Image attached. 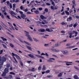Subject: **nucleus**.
Returning a JSON list of instances; mask_svg holds the SVG:
<instances>
[{
  "label": "nucleus",
  "instance_id": "54",
  "mask_svg": "<svg viewBox=\"0 0 79 79\" xmlns=\"http://www.w3.org/2000/svg\"><path fill=\"white\" fill-rule=\"evenodd\" d=\"M73 4H74V5H75V0H73L72 1Z\"/></svg>",
  "mask_w": 79,
  "mask_h": 79
},
{
  "label": "nucleus",
  "instance_id": "28",
  "mask_svg": "<svg viewBox=\"0 0 79 79\" xmlns=\"http://www.w3.org/2000/svg\"><path fill=\"white\" fill-rule=\"evenodd\" d=\"M20 63L21 66H23V63L22 61H20Z\"/></svg>",
  "mask_w": 79,
  "mask_h": 79
},
{
  "label": "nucleus",
  "instance_id": "60",
  "mask_svg": "<svg viewBox=\"0 0 79 79\" xmlns=\"http://www.w3.org/2000/svg\"><path fill=\"white\" fill-rule=\"evenodd\" d=\"M79 39V37H78L75 38V40H77Z\"/></svg>",
  "mask_w": 79,
  "mask_h": 79
},
{
  "label": "nucleus",
  "instance_id": "36",
  "mask_svg": "<svg viewBox=\"0 0 79 79\" xmlns=\"http://www.w3.org/2000/svg\"><path fill=\"white\" fill-rule=\"evenodd\" d=\"M35 56H37L38 58H40V57H41V56L37 55H35Z\"/></svg>",
  "mask_w": 79,
  "mask_h": 79
},
{
  "label": "nucleus",
  "instance_id": "25",
  "mask_svg": "<svg viewBox=\"0 0 79 79\" xmlns=\"http://www.w3.org/2000/svg\"><path fill=\"white\" fill-rule=\"evenodd\" d=\"M45 69H46V67H45V66L43 65V68L42 69L43 70H45Z\"/></svg>",
  "mask_w": 79,
  "mask_h": 79
},
{
  "label": "nucleus",
  "instance_id": "20",
  "mask_svg": "<svg viewBox=\"0 0 79 79\" xmlns=\"http://www.w3.org/2000/svg\"><path fill=\"white\" fill-rule=\"evenodd\" d=\"M24 43L26 44H27V45H31V44H30L29 43H28L25 41H24Z\"/></svg>",
  "mask_w": 79,
  "mask_h": 79
},
{
  "label": "nucleus",
  "instance_id": "35",
  "mask_svg": "<svg viewBox=\"0 0 79 79\" xmlns=\"http://www.w3.org/2000/svg\"><path fill=\"white\" fill-rule=\"evenodd\" d=\"M33 39L34 40V41H35V42H38L39 41V40H37V39L35 38H33Z\"/></svg>",
  "mask_w": 79,
  "mask_h": 79
},
{
  "label": "nucleus",
  "instance_id": "53",
  "mask_svg": "<svg viewBox=\"0 0 79 79\" xmlns=\"http://www.w3.org/2000/svg\"><path fill=\"white\" fill-rule=\"evenodd\" d=\"M3 52V50H1L0 52V54H2V53Z\"/></svg>",
  "mask_w": 79,
  "mask_h": 79
},
{
  "label": "nucleus",
  "instance_id": "50",
  "mask_svg": "<svg viewBox=\"0 0 79 79\" xmlns=\"http://www.w3.org/2000/svg\"><path fill=\"white\" fill-rule=\"evenodd\" d=\"M66 65H67V66H69L70 65H72V64H71L66 63Z\"/></svg>",
  "mask_w": 79,
  "mask_h": 79
},
{
  "label": "nucleus",
  "instance_id": "11",
  "mask_svg": "<svg viewBox=\"0 0 79 79\" xmlns=\"http://www.w3.org/2000/svg\"><path fill=\"white\" fill-rule=\"evenodd\" d=\"M28 56L31 58H34V56L33 55H31V54H30L28 55Z\"/></svg>",
  "mask_w": 79,
  "mask_h": 79
},
{
  "label": "nucleus",
  "instance_id": "6",
  "mask_svg": "<svg viewBox=\"0 0 79 79\" xmlns=\"http://www.w3.org/2000/svg\"><path fill=\"white\" fill-rule=\"evenodd\" d=\"M21 16L23 19H24L25 18V20H29L27 18H26V15L24 14H21Z\"/></svg>",
  "mask_w": 79,
  "mask_h": 79
},
{
  "label": "nucleus",
  "instance_id": "23",
  "mask_svg": "<svg viewBox=\"0 0 79 79\" xmlns=\"http://www.w3.org/2000/svg\"><path fill=\"white\" fill-rule=\"evenodd\" d=\"M35 71V68H32L31 69V72H34Z\"/></svg>",
  "mask_w": 79,
  "mask_h": 79
},
{
  "label": "nucleus",
  "instance_id": "56",
  "mask_svg": "<svg viewBox=\"0 0 79 79\" xmlns=\"http://www.w3.org/2000/svg\"><path fill=\"white\" fill-rule=\"evenodd\" d=\"M4 78L5 79H9V77H4Z\"/></svg>",
  "mask_w": 79,
  "mask_h": 79
},
{
  "label": "nucleus",
  "instance_id": "16",
  "mask_svg": "<svg viewBox=\"0 0 79 79\" xmlns=\"http://www.w3.org/2000/svg\"><path fill=\"white\" fill-rule=\"evenodd\" d=\"M77 25H78V24H77V23H76L75 24L73 25V27L76 28V26H77Z\"/></svg>",
  "mask_w": 79,
  "mask_h": 79
},
{
  "label": "nucleus",
  "instance_id": "40",
  "mask_svg": "<svg viewBox=\"0 0 79 79\" xmlns=\"http://www.w3.org/2000/svg\"><path fill=\"white\" fill-rule=\"evenodd\" d=\"M6 3L7 5H8L9 6H10V2L7 1L6 2Z\"/></svg>",
  "mask_w": 79,
  "mask_h": 79
},
{
  "label": "nucleus",
  "instance_id": "29",
  "mask_svg": "<svg viewBox=\"0 0 79 79\" xmlns=\"http://www.w3.org/2000/svg\"><path fill=\"white\" fill-rule=\"evenodd\" d=\"M9 77L10 79H11V78H12L13 77V76H12V75H9Z\"/></svg>",
  "mask_w": 79,
  "mask_h": 79
},
{
  "label": "nucleus",
  "instance_id": "10",
  "mask_svg": "<svg viewBox=\"0 0 79 79\" xmlns=\"http://www.w3.org/2000/svg\"><path fill=\"white\" fill-rule=\"evenodd\" d=\"M61 52L64 53V54L65 55H67V54H68V51L67 50L65 51H61Z\"/></svg>",
  "mask_w": 79,
  "mask_h": 79
},
{
  "label": "nucleus",
  "instance_id": "31",
  "mask_svg": "<svg viewBox=\"0 0 79 79\" xmlns=\"http://www.w3.org/2000/svg\"><path fill=\"white\" fill-rule=\"evenodd\" d=\"M62 76V73H60L58 75V77H61V76Z\"/></svg>",
  "mask_w": 79,
  "mask_h": 79
},
{
  "label": "nucleus",
  "instance_id": "64",
  "mask_svg": "<svg viewBox=\"0 0 79 79\" xmlns=\"http://www.w3.org/2000/svg\"><path fill=\"white\" fill-rule=\"evenodd\" d=\"M64 11L61 14V15H64Z\"/></svg>",
  "mask_w": 79,
  "mask_h": 79
},
{
  "label": "nucleus",
  "instance_id": "38",
  "mask_svg": "<svg viewBox=\"0 0 79 79\" xmlns=\"http://www.w3.org/2000/svg\"><path fill=\"white\" fill-rule=\"evenodd\" d=\"M7 68H9L10 66V65L9 64H7L6 65Z\"/></svg>",
  "mask_w": 79,
  "mask_h": 79
},
{
  "label": "nucleus",
  "instance_id": "49",
  "mask_svg": "<svg viewBox=\"0 0 79 79\" xmlns=\"http://www.w3.org/2000/svg\"><path fill=\"white\" fill-rule=\"evenodd\" d=\"M52 5H53V6H55V2H52Z\"/></svg>",
  "mask_w": 79,
  "mask_h": 79
},
{
  "label": "nucleus",
  "instance_id": "57",
  "mask_svg": "<svg viewBox=\"0 0 79 79\" xmlns=\"http://www.w3.org/2000/svg\"><path fill=\"white\" fill-rule=\"evenodd\" d=\"M74 47H75V46H70L69 47V48H74Z\"/></svg>",
  "mask_w": 79,
  "mask_h": 79
},
{
  "label": "nucleus",
  "instance_id": "51",
  "mask_svg": "<svg viewBox=\"0 0 79 79\" xmlns=\"http://www.w3.org/2000/svg\"><path fill=\"white\" fill-rule=\"evenodd\" d=\"M20 10H23V8H23V6H21L20 7Z\"/></svg>",
  "mask_w": 79,
  "mask_h": 79
},
{
  "label": "nucleus",
  "instance_id": "62",
  "mask_svg": "<svg viewBox=\"0 0 79 79\" xmlns=\"http://www.w3.org/2000/svg\"><path fill=\"white\" fill-rule=\"evenodd\" d=\"M27 11H28L27 9H26L24 10V11H25V12H27Z\"/></svg>",
  "mask_w": 79,
  "mask_h": 79
},
{
  "label": "nucleus",
  "instance_id": "55",
  "mask_svg": "<svg viewBox=\"0 0 79 79\" xmlns=\"http://www.w3.org/2000/svg\"><path fill=\"white\" fill-rule=\"evenodd\" d=\"M27 14H29V15H31V14H32V13L30 12H27Z\"/></svg>",
  "mask_w": 79,
  "mask_h": 79
},
{
  "label": "nucleus",
  "instance_id": "58",
  "mask_svg": "<svg viewBox=\"0 0 79 79\" xmlns=\"http://www.w3.org/2000/svg\"><path fill=\"white\" fill-rule=\"evenodd\" d=\"M46 5H48V6H50V4L48 3H47Z\"/></svg>",
  "mask_w": 79,
  "mask_h": 79
},
{
  "label": "nucleus",
  "instance_id": "59",
  "mask_svg": "<svg viewBox=\"0 0 79 79\" xmlns=\"http://www.w3.org/2000/svg\"><path fill=\"white\" fill-rule=\"evenodd\" d=\"M18 18L19 19H21V17H20V16L18 15L17 16Z\"/></svg>",
  "mask_w": 79,
  "mask_h": 79
},
{
  "label": "nucleus",
  "instance_id": "22",
  "mask_svg": "<svg viewBox=\"0 0 79 79\" xmlns=\"http://www.w3.org/2000/svg\"><path fill=\"white\" fill-rule=\"evenodd\" d=\"M10 47H12V48H13V47H14V45H13L11 43L10 44Z\"/></svg>",
  "mask_w": 79,
  "mask_h": 79
},
{
  "label": "nucleus",
  "instance_id": "27",
  "mask_svg": "<svg viewBox=\"0 0 79 79\" xmlns=\"http://www.w3.org/2000/svg\"><path fill=\"white\" fill-rule=\"evenodd\" d=\"M41 32H45V30L44 29H41Z\"/></svg>",
  "mask_w": 79,
  "mask_h": 79
},
{
  "label": "nucleus",
  "instance_id": "47",
  "mask_svg": "<svg viewBox=\"0 0 79 79\" xmlns=\"http://www.w3.org/2000/svg\"><path fill=\"white\" fill-rule=\"evenodd\" d=\"M46 31H48V32H50V29L48 28H47L46 29Z\"/></svg>",
  "mask_w": 79,
  "mask_h": 79
},
{
  "label": "nucleus",
  "instance_id": "21",
  "mask_svg": "<svg viewBox=\"0 0 79 79\" xmlns=\"http://www.w3.org/2000/svg\"><path fill=\"white\" fill-rule=\"evenodd\" d=\"M2 45L3 47L4 48H7L6 45L4 44H2Z\"/></svg>",
  "mask_w": 79,
  "mask_h": 79
},
{
  "label": "nucleus",
  "instance_id": "39",
  "mask_svg": "<svg viewBox=\"0 0 79 79\" xmlns=\"http://www.w3.org/2000/svg\"><path fill=\"white\" fill-rule=\"evenodd\" d=\"M53 77V76H50V75H48L47 76V77H48V78H50V77Z\"/></svg>",
  "mask_w": 79,
  "mask_h": 79
},
{
  "label": "nucleus",
  "instance_id": "5",
  "mask_svg": "<svg viewBox=\"0 0 79 79\" xmlns=\"http://www.w3.org/2000/svg\"><path fill=\"white\" fill-rule=\"evenodd\" d=\"M37 24H37V26H41V27H43L44 26V25H43L42 24H42V23L40 22L39 21H38L36 22Z\"/></svg>",
  "mask_w": 79,
  "mask_h": 79
},
{
  "label": "nucleus",
  "instance_id": "4",
  "mask_svg": "<svg viewBox=\"0 0 79 79\" xmlns=\"http://www.w3.org/2000/svg\"><path fill=\"white\" fill-rule=\"evenodd\" d=\"M9 13L10 14L11 16H12L13 17H16V18H17L16 16H15L14 15H16V13H15L14 12V11H13L12 10H11L10 11Z\"/></svg>",
  "mask_w": 79,
  "mask_h": 79
},
{
  "label": "nucleus",
  "instance_id": "32",
  "mask_svg": "<svg viewBox=\"0 0 79 79\" xmlns=\"http://www.w3.org/2000/svg\"><path fill=\"white\" fill-rule=\"evenodd\" d=\"M74 68L76 69H77V70H79V68H77V67L75 66Z\"/></svg>",
  "mask_w": 79,
  "mask_h": 79
},
{
  "label": "nucleus",
  "instance_id": "41",
  "mask_svg": "<svg viewBox=\"0 0 79 79\" xmlns=\"http://www.w3.org/2000/svg\"><path fill=\"white\" fill-rule=\"evenodd\" d=\"M39 10H40V11H42V10H43V9L41 7H39Z\"/></svg>",
  "mask_w": 79,
  "mask_h": 79
},
{
  "label": "nucleus",
  "instance_id": "13",
  "mask_svg": "<svg viewBox=\"0 0 79 79\" xmlns=\"http://www.w3.org/2000/svg\"><path fill=\"white\" fill-rule=\"evenodd\" d=\"M27 47L28 48V49H29V50H30L31 51L32 50V48H31V47L28 46H27Z\"/></svg>",
  "mask_w": 79,
  "mask_h": 79
},
{
  "label": "nucleus",
  "instance_id": "12",
  "mask_svg": "<svg viewBox=\"0 0 79 79\" xmlns=\"http://www.w3.org/2000/svg\"><path fill=\"white\" fill-rule=\"evenodd\" d=\"M72 33L73 35L74 34H78L77 32L75 31H73Z\"/></svg>",
  "mask_w": 79,
  "mask_h": 79
},
{
  "label": "nucleus",
  "instance_id": "9",
  "mask_svg": "<svg viewBox=\"0 0 79 79\" xmlns=\"http://www.w3.org/2000/svg\"><path fill=\"white\" fill-rule=\"evenodd\" d=\"M53 51V52H59L60 51V50L58 49H54L53 48H52L51 49Z\"/></svg>",
  "mask_w": 79,
  "mask_h": 79
},
{
  "label": "nucleus",
  "instance_id": "1",
  "mask_svg": "<svg viewBox=\"0 0 79 79\" xmlns=\"http://www.w3.org/2000/svg\"><path fill=\"white\" fill-rule=\"evenodd\" d=\"M12 56H13V58H14V59L15 60V61L16 62V63H17L18 64V61L16 60V59L15 57H14V56H15L16 57V58H17L18 60H20V59H21V58H20V57H19V56H18V55H17V54H15V53H14L13 52H12Z\"/></svg>",
  "mask_w": 79,
  "mask_h": 79
},
{
  "label": "nucleus",
  "instance_id": "45",
  "mask_svg": "<svg viewBox=\"0 0 79 79\" xmlns=\"http://www.w3.org/2000/svg\"><path fill=\"white\" fill-rule=\"evenodd\" d=\"M70 19V20H71V19H72V17H69V19H68L67 20H68V19Z\"/></svg>",
  "mask_w": 79,
  "mask_h": 79
},
{
  "label": "nucleus",
  "instance_id": "30",
  "mask_svg": "<svg viewBox=\"0 0 79 79\" xmlns=\"http://www.w3.org/2000/svg\"><path fill=\"white\" fill-rule=\"evenodd\" d=\"M10 74H13V75H15V73L13 72H10Z\"/></svg>",
  "mask_w": 79,
  "mask_h": 79
},
{
  "label": "nucleus",
  "instance_id": "43",
  "mask_svg": "<svg viewBox=\"0 0 79 79\" xmlns=\"http://www.w3.org/2000/svg\"><path fill=\"white\" fill-rule=\"evenodd\" d=\"M51 8L52 10H55V9H54V7H53V6H52Z\"/></svg>",
  "mask_w": 79,
  "mask_h": 79
},
{
  "label": "nucleus",
  "instance_id": "42",
  "mask_svg": "<svg viewBox=\"0 0 79 79\" xmlns=\"http://www.w3.org/2000/svg\"><path fill=\"white\" fill-rule=\"evenodd\" d=\"M44 46V47H48V44H45Z\"/></svg>",
  "mask_w": 79,
  "mask_h": 79
},
{
  "label": "nucleus",
  "instance_id": "14",
  "mask_svg": "<svg viewBox=\"0 0 79 79\" xmlns=\"http://www.w3.org/2000/svg\"><path fill=\"white\" fill-rule=\"evenodd\" d=\"M60 24L62 25H66V24H67V23L66 22L64 23V22H62L60 23Z\"/></svg>",
  "mask_w": 79,
  "mask_h": 79
},
{
  "label": "nucleus",
  "instance_id": "48",
  "mask_svg": "<svg viewBox=\"0 0 79 79\" xmlns=\"http://www.w3.org/2000/svg\"><path fill=\"white\" fill-rule=\"evenodd\" d=\"M59 45H60L59 44H55V46H56V47H58V46H59Z\"/></svg>",
  "mask_w": 79,
  "mask_h": 79
},
{
  "label": "nucleus",
  "instance_id": "8",
  "mask_svg": "<svg viewBox=\"0 0 79 79\" xmlns=\"http://www.w3.org/2000/svg\"><path fill=\"white\" fill-rule=\"evenodd\" d=\"M40 17L41 19H47V17H45L44 15H41L40 16Z\"/></svg>",
  "mask_w": 79,
  "mask_h": 79
},
{
  "label": "nucleus",
  "instance_id": "2",
  "mask_svg": "<svg viewBox=\"0 0 79 79\" xmlns=\"http://www.w3.org/2000/svg\"><path fill=\"white\" fill-rule=\"evenodd\" d=\"M6 58L4 56H2V59L0 60V65H3L4 62L6 61Z\"/></svg>",
  "mask_w": 79,
  "mask_h": 79
},
{
  "label": "nucleus",
  "instance_id": "7",
  "mask_svg": "<svg viewBox=\"0 0 79 79\" xmlns=\"http://www.w3.org/2000/svg\"><path fill=\"white\" fill-rule=\"evenodd\" d=\"M4 73H6V74L8 73V72H9V70L8 68H5L4 70Z\"/></svg>",
  "mask_w": 79,
  "mask_h": 79
},
{
  "label": "nucleus",
  "instance_id": "61",
  "mask_svg": "<svg viewBox=\"0 0 79 79\" xmlns=\"http://www.w3.org/2000/svg\"><path fill=\"white\" fill-rule=\"evenodd\" d=\"M10 8H12V5L11 3H10Z\"/></svg>",
  "mask_w": 79,
  "mask_h": 79
},
{
  "label": "nucleus",
  "instance_id": "26",
  "mask_svg": "<svg viewBox=\"0 0 79 79\" xmlns=\"http://www.w3.org/2000/svg\"><path fill=\"white\" fill-rule=\"evenodd\" d=\"M44 11L45 12H48V9L47 8H45Z\"/></svg>",
  "mask_w": 79,
  "mask_h": 79
},
{
  "label": "nucleus",
  "instance_id": "44",
  "mask_svg": "<svg viewBox=\"0 0 79 79\" xmlns=\"http://www.w3.org/2000/svg\"><path fill=\"white\" fill-rule=\"evenodd\" d=\"M61 33H62V34H64V33H65V31H61Z\"/></svg>",
  "mask_w": 79,
  "mask_h": 79
},
{
  "label": "nucleus",
  "instance_id": "19",
  "mask_svg": "<svg viewBox=\"0 0 79 79\" xmlns=\"http://www.w3.org/2000/svg\"><path fill=\"white\" fill-rule=\"evenodd\" d=\"M1 39H2L3 41H6L7 40L6 38H4L3 37H1Z\"/></svg>",
  "mask_w": 79,
  "mask_h": 79
},
{
  "label": "nucleus",
  "instance_id": "63",
  "mask_svg": "<svg viewBox=\"0 0 79 79\" xmlns=\"http://www.w3.org/2000/svg\"><path fill=\"white\" fill-rule=\"evenodd\" d=\"M15 6H16V5L15 4H13V8H15Z\"/></svg>",
  "mask_w": 79,
  "mask_h": 79
},
{
  "label": "nucleus",
  "instance_id": "24",
  "mask_svg": "<svg viewBox=\"0 0 79 79\" xmlns=\"http://www.w3.org/2000/svg\"><path fill=\"white\" fill-rule=\"evenodd\" d=\"M48 62L50 63L51 62H53V61L51 59H49L48 60Z\"/></svg>",
  "mask_w": 79,
  "mask_h": 79
},
{
  "label": "nucleus",
  "instance_id": "34",
  "mask_svg": "<svg viewBox=\"0 0 79 79\" xmlns=\"http://www.w3.org/2000/svg\"><path fill=\"white\" fill-rule=\"evenodd\" d=\"M50 70H47L46 72L45 73H50Z\"/></svg>",
  "mask_w": 79,
  "mask_h": 79
},
{
  "label": "nucleus",
  "instance_id": "33",
  "mask_svg": "<svg viewBox=\"0 0 79 79\" xmlns=\"http://www.w3.org/2000/svg\"><path fill=\"white\" fill-rule=\"evenodd\" d=\"M35 13H36V14H39V12L38 10H35Z\"/></svg>",
  "mask_w": 79,
  "mask_h": 79
},
{
  "label": "nucleus",
  "instance_id": "3",
  "mask_svg": "<svg viewBox=\"0 0 79 79\" xmlns=\"http://www.w3.org/2000/svg\"><path fill=\"white\" fill-rule=\"evenodd\" d=\"M25 32L27 33V34H26V36L28 38V39L31 41H32V39L31 37L30 36V35H29V32L26 31H25Z\"/></svg>",
  "mask_w": 79,
  "mask_h": 79
},
{
  "label": "nucleus",
  "instance_id": "46",
  "mask_svg": "<svg viewBox=\"0 0 79 79\" xmlns=\"http://www.w3.org/2000/svg\"><path fill=\"white\" fill-rule=\"evenodd\" d=\"M73 26V24H71L70 25H69V27H72V26Z\"/></svg>",
  "mask_w": 79,
  "mask_h": 79
},
{
  "label": "nucleus",
  "instance_id": "15",
  "mask_svg": "<svg viewBox=\"0 0 79 79\" xmlns=\"http://www.w3.org/2000/svg\"><path fill=\"white\" fill-rule=\"evenodd\" d=\"M6 73H5L4 72H3L2 73V76L3 77H4V76H6Z\"/></svg>",
  "mask_w": 79,
  "mask_h": 79
},
{
  "label": "nucleus",
  "instance_id": "37",
  "mask_svg": "<svg viewBox=\"0 0 79 79\" xmlns=\"http://www.w3.org/2000/svg\"><path fill=\"white\" fill-rule=\"evenodd\" d=\"M7 18H8L9 19H10V16L9 15H7L6 16Z\"/></svg>",
  "mask_w": 79,
  "mask_h": 79
},
{
  "label": "nucleus",
  "instance_id": "17",
  "mask_svg": "<svg viewBox=\"0 0 79 79\" xmlns=\"http://www.w3.org/2000/svg\"><path fill=\"white\" fill-rule=\"evenodd\" d=\"M13 25L15 27V29L17 30V31H18V29H17V27H16V24H15V23H13Z\"/></svg>",
  "mask_w": 79,
  "mask_h": 79
},
{
  "label": "nucleus",
  "instance_id": "18",
  "mask_svg": "<svg viewBox=\"0 0 79 79\" xmlns=\"http://www.w3.org/2000/svg\"><path fill=\"white\" fill-rule=\"evenodd\" d=\"M65 12L67 15H69V13L66 10H65Z\"/></svg>",
  "mask_w": 79,
  "mask_h": 79
},
{
  "label": "nucleus",
  "instance_id": "52",
  "mask_svg": "<svg viewBox=\"0 0 79 79\" xmlns=\"http://www.w3.org/2000/svg\"><path fill=\"white\" fill-rule=\"evenodd\" d=\"M41 66H39L38 68V69L39 70H41Z\"/></svg>",
  "mask_w": 79,
  "mask_h": 79
}]
</instances>
